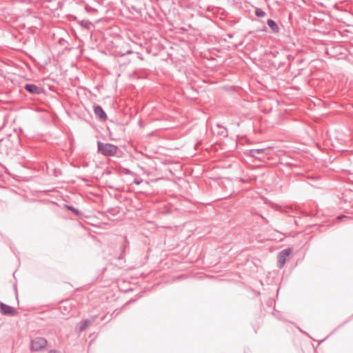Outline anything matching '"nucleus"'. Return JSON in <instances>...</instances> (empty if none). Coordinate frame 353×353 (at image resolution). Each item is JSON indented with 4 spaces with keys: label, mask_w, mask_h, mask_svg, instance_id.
I'll return each mask as SVG.
<instances>
[{
    "label": "nucleus",
    "mask_w": 353,
    "mask_h": 353,
    "mask_svg": "<svg viewBox=\"0 0 353 353\" xmlns=\"http://www.w3.org/2000/svg\"><path fill=\"white\" fill-rule=\"evenodd\" d=\"M98 152L104 157H113L116 154L118 148L112 143H104L100 141H97Z\"/></svg>",
    "instance_id": "nucleus-1"
},
{
    "label": "nucleus",
    "mask_w": 353,
    "mask_h": 353,
    "mask_svg": "<svg viewBox=\"0 0 353 353\" xmlns=\"http://www.w3.org/2000/svg\"><path fill=\"white\" fill-rule=\"evenodd\" d=\"M48 344L47 340L43 337H36L31 341L30 347L32 351L39 352L45 349Z\"/></svg>",
    "instance_id": "nucleus-2"
},
{
    "label": "nucleus",
    "mask_w": 353,
    "mask_h": 353,
    "mask_svg": "<svg viewBox=\"0 0 353 353\" xmlns=\"http://www.w3.org/2000/svg\"><path fill=\"white\" fill-rule=\"evenodd\" d=\"M291 253L290 248H286L281 250L278 255V265L280 268L283 267L285 265L287 258L290 256Z\"/></svg>",
    "instance_id": "nucleus-3"
},
{
    "label": "nucleus",
    "mask_w": 353,
    "mask_h": 353,
    "mask_svg": "<svg viewBox=\"0 0 353 353\" xmlns=\"http://www.w3.org/2000/svg\"><path fill=\"white\" fill-rule=\"evenodd\" d=\"M0 311L3 315H10L16 312L15 308L3 303H0Z\"/></svg>",
    "instance_id": "nucleus-4"
},
{
    "label": "nucleus",
    "mask_w": 353,
    "mask_h": 353,
    "mask_svg": "<svg viewBox=\"0 0 353 353\" xmlns=\"http://www.w3.org/2000/svg\"><path fill=\"white\" fill-rule=\"evenodd\" d=\"M94 114L99 117L102 121H105L107 119V115L102 107L99 105H97L94 106Z\"/></svg>",
    "instance_id": "nucleus-5"
},
{
    "label": "nucleus",
    "mask_w": 353,
    "mask_h": 353,
    "mask_svg": "<svg viewBox=\"0 0 353 353\" xmlns=\"http://www.w3.org/2000/svg\"><path fill=\"white\" fill-rule=\"evenodd\" d=\"M24 89L30 94H39L41 93V88L34 84H26Z\"/></svg>",
    "instance_id": "nucleus-6"
},
{
    "label": "nucleus",
    "mask_w": 353,
    "mask_h": 353,
    "mask_svg": "<svg viewBox=\"0 0 353 353\" xmlns=\"http://www.w3.org/2000/svg\"><path fill=\"white\" fill-rule=\"evenodd\" d=\"M267 24L270 27V28L272 30V32L273 33H278L280 30V28L277 23L272 19H269L267 21Z\"/></svg>",
    "instance_id": "nucleus-7"
},
{
    "label": "nucleus",
    "mask_w": 353,
    "mask_h": 353,
    "mask_svg": "<svg viewBox=\"0 0 353 353\" xmlns=\"http://www.w3.org/2000/svg\"><path fill=\"white\" fill-rule=\"evenodd\" d=\"M94 320L90 319H85L80 322L79 323V331L83 332L84 331L91 323H92Z\"/></svg>",
    "instance_id": "nucleus-8"
},
{
    "label": "nucleus",
    "mask_w": 353,
    "mask_h": 353,
    "mask_svg": "<svg viewBox=\"0 0 353 353\" xmlns=\"http://www.w3.org/2000/svg\"><path fill=\"white\" fill-rule=\"evenodd\" d=\"M254 13L258 17H263L265 15V11L261 8H256Z\"/></svg>",
    "instance_id": "nucleus-9"
},
{
    "label": "nucleus",
    "mask_w": 353,
    "mask_h": 353,
    "mask_svg": "<svg viewBox=\"0 0 353 353\" xmlns=\"http://www.w3.org/2000/svg\"><path fill=\"white\" fill-rule=\"evenodd\" d=\"M65 208L68 210H69L72 211V212H74V214L77 215V216H79L81 214V212L79 210H77V208H74L72 205H65Z\"/></svg>",
    "instance_id": "nucleus-10"
},
{
    "label": "nucleus",
    "mask_w": 353,
    "mask_h": 353,
    "mask_svg": "<svg viewBox=\"0 0 353 353\" xmlns=\"http://www.w3.org/2000/svg\"><path fill=\"white\" fill-rule=\"evenodd\" d=\"M343 219H351L352 217L351 216H345V215H339V216H337V219H339V220H342Z\"/></svg>",
    "instance_id": "nucleus-11"
},
{
    "label": "nucleus",
    "mask_w": 353,
    "mask_h": 353,
    "mask_svg": "<svg viewBox=\"0 0 353 353\" xmlns=\"http://www.w3.org/2000/svg\"><path fill=\"white\" fill-rule=\"evenodd\" d=\"M263 149H261V150H250V152L251 153H254V152H257V153H261L263 152Z\"/></svg>",
    "instance_id": "nucleus-12"
},
{
    "label": "nucleus",
    "mask_w": 353,
    "mask_h": 353,
    "mask_svg": "<svg viewBox=\"0 0 353 353\" xmlns=\"http://www.w3.org/2000/svg\"><path fill=\"white\" fill-rule=\"evenodd\" d=\"M141 182H142V180H137V179H135L134 181V183H136L137 185L140 184Z\"/></svg>",
    "instance_id": "nucleus-13"
},
{
    "label": "nucleus",
    "mask_w": 353,
    "mask_h": 353,
    "mask_svg": "<svg viewBox=\"0 0 353 353\" xmlns=\"http://www.w3.org/2000/svg\"><path fill=\"white\" fill-rule=\"evenodd\" d=\"M81 24L84 26H87L89 24V23L88 21H82Z\"/></svg>",
    "instance_id": "nucleus-14"
},
{
    "label": "nucleus",
    "mask_w": 353,
    "mask_h": 353,
    "mask_svg": "<svg viewBox=\"0 0 353 353\" xmlns=\"http://www.w3.org/2000/svg\"><path fill=\"white\" fill-rule=\"evenodd\" d=\"M48 353H57V351L54 350H50Z\"/></svg>",
    "instance_id": "nucleus-15"
},
{
    "label": "nucleus",
    "mask_w": 353,
    "mask_h": 353,
    "mask_svg": "<svg viewBox=\"0 0 353 353\" xmlns=\"http://www.w3.org/2000/svg\"><path fill=\"white\" fill-rule=\"evenodd\" d=\"M261 217H262V219H263L264 221H265L266 222H268V221L266 220V219H265V218H264L263 216H261Z\"/></svg>",
    "instance_id": "nucleus-16"
},
{
    "label": "nucleus",
    "mask_w": 353,
    "mask_h": 353,
    "mask_svg": "<svg viewBox=\"0 0 353 353\" xmlns=\"http://www.w3.org/2000/svg\"><path fill=\"white\" fill-rule=\"evenodd\" d=\"M261 217H262V219H263L264 221H265L266 222H268V221L266 220V219H265V218H264L263 216H261Z\"/></svg>",
    "instance_id": "nucleus-17"
}]
</instances>
